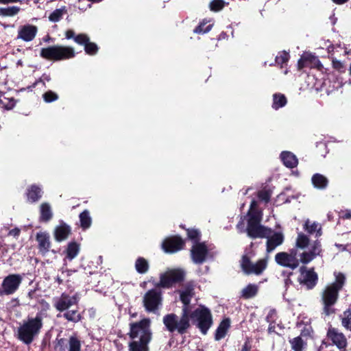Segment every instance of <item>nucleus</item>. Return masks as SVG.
<instances>
[{
    "mask_svg": "<svg viewBox=\"0 0 351 351\" xmlns=\"http://www.w3.org/2000/svg\"><path fill=\"white\" fill-rule=\"evenodd\" d=\"M20 11L18 6H11L8 8H0V16L3 17H10L16 15Z\"/></svg>",
    "mask_w": 351,
    "mask_h": 351,
    "instance_id": "37",
    "label": "nucleus"
},
{
    "mask_svg": "<svg viewBox=\"0 0 351 351\" xmlns=\"http://www.w3.org/2000/svg\"><path fill=\"white\" fill-rule=\"evenodd\" d=\"M277 319V312L276 310L274 308L271 309L267 317H266V321L268 323H276Z\"/></svg>",
    "mask_w": 351,
    "mask_h": 351,
    "instance_id": "55",
    "label": "nucleus"
},
{
    "mask_svg": "<svg viewBox=\"0 0 351 351\" xmlns=\"http://www.w3.org/2000/svg\"><path fill=\"white\" fill-rule=\"evenodd\" d=\"M257 197L261 202L268 203L271 199V193L267 190H261L257 193Z\"/></svg>",
    "mask_w": 351,
    "mask_h": 351,
    "instance_id": "49",
    "label": "nucleus"
},
{
    "mask_svg": "<svg viewBox=\"0 0 351 351\" xmlns=\"http://www.w3.org/2000/svg\"><path fill=\"white\" fill-rule=\"evenodd\" d=\"M191 319H195L197 322L196 326L204 335L207 334L213 323L210 310L202 305L193 311H191V308L187 311V323L181 324L182 315L178 317L173 313L165 315L162 318V322L169 332L172 333L177 332L182 335L186 334L191 328Z\"/></svg>",
    "mask_w": 351,
    "mask_h": 351,
    "instance_id": "1",
    "label": "nucleus"
},
{
    "mask_svg": "<svg viewBox=\"0 0 351 351\" xmlns=\"http://www.w3.org/2000/svg\"><path fill=\"white\" fill-rule=\"evenodd\" d=\"M4 99H6L7 101L5 102L3 99H0V104L5 109L12 110L15 106L16 101L13 98L8 99L5 97Z\"/></svg>",
    "mask_w": 351,
    "mask_h": 351,
    "instance_id": "52",
    "label": "nucleus"
},
{
    "mask_svg": "<svg viewBox=\"0 0 351 351\" xmlns=\"http://www.w3.org/2000/svg\"><path fill=\"white\" fill-rule=\"evenodd\" d=\"M230 328V319L228 317L224 318L219 324L215 332V340L219 341L223 339Z\"/></svg>",
    "mask_w": 351,
    "mask_h": 351,
    "instance_id": "23",
    "label": "nucleus"
},
{
    "mask_svg": "<svg viewBox=\"0 0 351 351\" xmlns=\"http://www.w3.org/2000/svg\"><path fill=\"white\" fill-rule=\"evenodd\" d=\"M313 186L319 190H324L328 186V179L321 173H316L311 178Z\"/></svg>",
    "mask_w": 351,
    "mask_h": 351,
    "instance_id": "25",
    "label": "nucleus"
},
{
    "mask_svg": "<svg viewBox=\"0 0 351 351\" xmlns=\"http://www.w3.org/2000/svg\"><path fill=\"white\" fill-rule=\"evenodd\" d=\"M71 234V227L66 223L62 222L55 228L54 238L57 241L61 242L66 240Z\"/></svg>",
    "mask_w": 351,
    "mask_h": 351,
    "instance_id": "22",
    "label": "nucleus"
},
{
    "mask_svg": "<svg viewBox=\"0 0 351 351\" xmlns=\"http://www.w3.org/2000/svg\"><path fill=\"white\" fill-rule=\"evenodd\" d=\"M340 317L342 326L351 332V308L344 311Z\"/></svg>",
    "mask_w": 351,
    "mask_h": 351,
    "instance_id": "35",
    "label": "nucleus"
},
{
    "mask_svg": "<svg viewBox=\"0 0 351 351\" xmlns=\"http://www.w3.org/2000/svg\"><path fill=\"white\" fill-rule=\"evenodd\" d=\"M57 342L55 345V349L59 351H64L66 346V340L64 338L57 339Z\"/></svg>",
    "mask_w": 351,
    "mask_h": 351,
    "instance_id": "56",
    "label": "nucleus"
},
{
    "mask_svg": "<svg viewBox=\"0 0 351 351\" xmlns=\"http://www.w3.org/2000/svg\"><path fill=\"white\" fill-rule=\"evenodd\" d=\"M157 288L148 290L143 298V306L147 312L156 313L162 305V291Z\"/></svg>",
    "mask_w": 351,
    "mask_h": 351,
    "instance_id": "10",
    "label": "nucleus"
},
{
    "mask_svg": "<svg viewBox=\"0 0 351 351\" xmlns=\"http://www.w3.org/2000/svg\"><path fill=\"white\" fill-rule=\"evenodd\" d=\"M316 256H314L313 253L310 251L304 252L300 254V258L299 259L300 262L303 264H308L311 261H312Z\"/></svg>",
    "mask_w": 351,
    "mask_h": 351,
    "instance_id": "48",
    "label": "nucleus"
},
{
    "mask_svg": "<svg viewBox=\"0 0 351 351\" xmlns=\"http://www.w3.org/2000/svg\"><path fill=\"white\" fill-rule=\"evenodd\" d=\"M306 58L309 68H315L319 71H322L323 69V65L319 60L318 57L311 54H308L306 55Z\"/></svg>",
    "mask_w": 351,
    "mask_h": 351,
    "instance_id": "38",
    "label": "nucleus"
},
{
    "mask_svg": "<svg viewBox=\"0 0 351 351\" xmlns=\"http://www.w3.org/2000/svg\"><path fill=\"white\" fill-rule=\"evenodd\" d=\"M326 338L331 341L332 346H335L340 351H346L347 338L338 328L330 326L327 330Z\"/></svg>",
    "mask_w": 351,
    "mask_h": 351,
    "instance_id": "12",
    "label": "nucleus"
},
{
    "mask_svg": "<svg viewBox=\"0 0 351 351\" xmlns=\"http://www.w3.org/2000/svg\"><path fill=\"white\" fill-rule=\"evenodd\" d=\"M184 245V241L178 235L165 238L161 245L164 252L169 254L175 253L182 250Z\"/></svg>",
    "mask_w": 351,
    "mask_h": 351,
    "instance_id": "14",
    "label": "nucleus"
},
{
    "mask_svg": "<svg viewBox=\"0 0 351 351\" xmlns=\"http://www.w3.org/2000/svg\"><path fill=\"white\" fill-rule=\"evenodd\" d=\"M21 230L19 228H14L10 230L8 232L9 236H12L15 238H18L20 235Z\"/></svg>",
    "mask_w": 351,
    "mask_h": 351,
    "instance_id": "62",
    "label": "nucleus"
},
{
    "mask_svg": "<svg viewBox=\"0 0 351 351\" xmlns=\"http://www.w3.org/2000/svg\"><path fill=\"white\" fill-rule=\"evenodd\" d=\"M195 284L193 281L187 282L184 286V289L180 292V300L183 304L181 313V324L188 322L187 311L189 308H192L191 306V301L195 295Z\"/></svg>",
    "mask_w": 351,
    "mask_h": 351,
    "instance_id": "8",
    "label": "nucleus"
},
{
    "mask_svg": "<svg viewBox=\"0 0 351 351\" xmlns=\"http://www.w3.org/2000/svg\"><path fill=\"white\" fill-rule=\"evenodd\" d=\"M251 348L252 346L250 343L249 339H247L243 345L241 351H250L251 350Z\"/></svg>",
    "mask_w": 351,
    "mask_h": 351,
    "instance_id": "64",
    "label": "nucleus"
},
{
    "mask_svg": "<svg viewBox=\"0 0 351 351\" xmlns=\"http://www.w3.org/2000/svg\"><path fill=\"white\" fill-rule=\"evenodd\" d=\"M223 0H212L209 3V8L211 11L217 12L223 10V8L228 5Z\"/></svg>",
    "mask_w": 351,
    "mask_h": 351,
    "instance_id": "42",
    "label": "nucleus"
},
{
    "mask_svg": "<svg viewBox=\"0 0 351 351\" xmlns=\"http://www.w3.org/2000/svg\"><path fill=\"white\" fill-rule=\"evenodd\" d=\"M53 213L49 204L44 202L40 206V221L47 222L51 219Z\"/></svg>",
    "mask_w": 351,
    "mask_h": 351,
    "instance_id": "27",
    "label": "nucleus"
},
{
    "mask_svg": "<svg viewBox=\"0 0 351 351\" xmlns=\"http://www.w3.org/2000/svg\"><path fill=\"white\" fill-rule=\"evenodd\" d=\"M332 67L339 73H344L346 71V68L343 64L337 60H332Z\"/></svg>",
    "mask_w": 351,
    "mask_h": 351,
    "instance_id": "57",
    "label": "nucleus"
},
{
    "mask_svg": "<svg viewBox=\"0 0 351 351\" xmlns=\"http://www.w3.org/2000/svg\"><path fill=\"white\" fill-rule=\"evenodd\" d=\"M63 10L62 9H56L52 12L49 16V19L51 22H58L62 17Z\"/></svg>",
    "mask_w": 351,
    "mask_h": 351,
    "instance_id": "50",
    "label": "nucleus"
},
{
    "mask_svg": "<svg viewBox=\"0 0 351 351\" xmlns=\"http://www.w3.org/2000/svg\"><path fill=\"white\" fill-rule=\"evenodd\" d=\"M292 275H293L292 271L287 272V271H283L282 272V276L286 277V278L285 280V283L286 286H289V285L292 284V280H291V276H292Z\"/></svg>",
    "mask_w": 351,
    "mask_h": 351,
    "instance_id": "60",
    "label": "nucleus"
},
{
    "mask_svg": "<svg viewBox=\"0 0 351 351\" xmlns=\"http://www.w3.org/2000/svg\"><path fill=\"white\" fill-rule=\"evenodd\" d=\"M308 237L303 233H299L296 239V247L300 249L306 248L309 244Z\"/></svg>",
    "mask_w": 351,
    "mask_h": 351,
    "instance_id": "43",
    "label": "nucleus"
},
{
    "mask_svg": "<svg viewBox=\"0 0 351 351\" xmlns=\"http://www.w3.org/2000/svg\"><path fill=\"white\" fill-rule=\"evenodd\" d=\"M185 271L182 269H171L167 270L160 276V281L157 283L156 287L169 289L178 283L184 280Z\"/></svg>",
    "mask_w": 351,
    "mask_h": 351,
    "instance_id": "7",
    "label": "nucleus"
},
{
    "mask_svg": "<svg viewBox=\"0 0 351 351\" xmlns=\"http://www.w3.org/2000/svg\"><path fill=\"white\" fill-rule=\"evenodd\" d=\"M308 67V62H307V58L306 56H302L298 61V69L302 70L304 68Z\"/></svg>",
    "mask_w": 351,
    "mask_h": 351,
    "instance_id": "58",
    "label": "nucleus"
},
{
    "mask_svg": "<svg viewBox=\"0 0 351 351\" xmlns=\"http://www.w3.org/2000/svg\"><path fill=\"white\" fill-rule=\"evenodd\" d=\"M90 38L86 34H79L74 38V41L80 45H85Z\"/></svg>",
    "mask_w": 351,
    "mask_h": 351,
    "instance_id": "53",
    "label": "nucleus"
},
{
    "mask_svg": "<svg viewBox=\"0 0 351 351\" xmlns=\"http://www.w3.org/2000/svg\"><path fill=\"white\" fill-rule=\"evenodd\" d=\"M335 280L334 282L324 287L320 293V302L322 305V314L330 316L336 313L334 308L339 298V293L343 289L346 278L341 272L334 273Z\"/></svg>",
    "mask_w": 351,
    "mask_h": 351,
    "instance_id": "2",
    "label": "nucleus"
},
{
    "mask_svg": "<svg viewBox=\"0 0 351 351\" xmlns=\"http://www.w3.org/2000/svg\"><path fill=\"white\" fill-rule=\"evenodd\" d=\"M22 282V278L19 274H10L3 280L0 295H9L14 294L19 289Z\"/></svg>",
    "mask_w": 351,
    "mask_h": 351,
    "instance_id": "11",
    "label": "nucleus"
},
{
    "mask_svg": "<svg viewBox=\"0 0 351 351\" xmlns=\"http://www.w3.org/2000/svg\"><path fill=\"white\" fill-rule=\"evenodd\" d=\"M40 56L45 60L58 62L74 58L75 52L71 47L53 45L42 48Z\"/></svg>",
    "mask_w": 351,
    "mask_h": 351,
    "instance_id": "5",
    "label": "nucleus"
},
{
    "mask_svg": "<svg viewBox=\"0 0 351 351\" xmlns=\"http://www.w3.org/2000/svg\"><path fill=\"white\" fill-rule=\"evenodd\" d=\"M258 292V285L255 284H249L242 289L240 297L245 300H248L255 297Z\"/></svg>",
    "mask_w": 351,
    "mask_h": 351,
    "instance_id": "26",
    "label": "nucleus"
},
{
    "mask_svg": "<svg viewBox=\"0 0 351 351\" xmlns=\"http://www.w3.org/2000/svg\"><path fill=\"white\" fill-rule=\"evenodd\" d=\"M300 272L302 276L298 278L300 284L305 285L307 289H313L318 281V275L315 271L314 267L308 269L306 267L302 266L300 268Z\"/></svg>",
    "mask_w": 351,
    "mask_h": 351,
    "instance_id": "13",
    "label": "nucleus"
},
{
    "mask_svg": "<svg viewBox=\"0 0 351 351\" xmlns=\"http://www.w3.org/2000/svg\"><path fill=\"white\" fill-rule=\"evenodd\" d=\"M267 239L266 242V251L267 253H270L275 248L279 245H280L285 239L284 234L280 232H274L271 234H269L267 237H265Z\"/></svg>",
    "mask_w": 351,
    "mask_h": 351,
    "instance_id": "19",
    "label": "nucleus"
},
{
    "mask_svg": "<svg viewBox=\"0 0 351 351\" xmlns=\"http://www.w3.org/2000/svg\"><path fill=\"white\" fill-rule=\"evenodd\" d=\"M317 226L318 224L317 223L313 222V223L310 224L309 220H307L304 225V229L309 234H313L316 232V235L318 237L322 234V229L319 228L317 230Z\"/></svg>",
    "mask_w": 351,
    "mask_h": 351,
    "instance_id": "40",
    "label": "nucleus"
},
{
    "mask_svg": "<svg viewBox=\"0 0 351 351\" xmlns=\"http://www.w3.org/2000/svg\"><path fill=\"white\" fill-rule=\"evenodd\" d=\"M43 191L37 184L29 185L25 193L27 202L34 204L38 202L43 197Z\"/></svg>",
    "mask_w": 351,
    "mask_h": 351,
    "instance_id": "18",
    "label": "nucleus"
},
{
    "mask_svg": "<svg viewBox=\"0 0 351 351\" xmlns=\"http://www.w3.org/2000/svg\"><path fill=\"white\" fill-rule=\"evenodd\" d=\"M275 261L280 266L288 267L291 269H296L299 265L295 263L288 255L287 252H281L275 255Z\"/></svg>",
    "mask_w": 351,
    "mask_h": 351,
    "instance_id": "21",
    "label": "nucleus"
},
{
    "mask_svg": "<svg viewBox=\"0 0 351 351\" xmlns=\"http://www.w3.org/2000/svg\"><path fill=\"white\" fill-rule=\"evenodd\" d=\"M63 317L64 319H66L69 322H72L73 323H77L80 322L83 317L82 315L78 313L77 310H71V311H66L64 314Z\"/></svg>",
    "mask_w": 351,
    "mask_h": 351,
    "instance_id": "36",
    "label": "nucleus"
},
{
    "mask_svg": "<svg viewBox=\"0 0 351 351\" xmlns=\"http://www.w3.org/2000/svg\"><path fill=\"white\" fill-rule=\"evenodd\" d=\"M79 219L80 222V227L83 230L88 229L91 226L92 218L90 217L89 210H83L79 215Z\"/></svg>",
    "mask_w": 351,
    "mask_h": 351,
    "instance_id": "30",
    "label": "nucleus"
},
{
    "mask_svg": "<svg viewBox=\"0 0 351 351\" xmlns=\"http://www.w3.org/2000/svg\"><path fill=\"white\" fill-rule=\"evenodd\" d=\"M280 158L284 165L290 169L295 167L298 164L297 157L291 152H282L280 154Z\"/></svg>",
    "mask_w": 351,
    "mask_h": 351,
    "instance_id": "24",
    "label": "nucleus"
},
{
    "mask_svg": "<svg viewBox=\"0 0 351 351\" xmlns=\"http://www.w3.org/2000/svg\"><path fill=\"white\" fill-rule=\"evenodd\" d=\"M84 51L89 56H95L97 53L99 47L96 43L90 42V40H88V43L84 45Z\"/></svg>",
    "mask_w": 351,
    "mask_h": 351,
    "instance_id": "44",
    "label": "nucleus"
},
{
    "mask_svg": "<svg viewBox=\"0 0 351 351\" xmlns=\"http://www.w3.org/2000/svg\"><path fill=\"white\" fill-rule=\"evenodd\" d=\"M43 100L46 103H51L58 99L59 96L52 90H48L43 95Z\"/></svg>",
    "mask_w": 351,
    "mask_h": 351,
    "instance_id": "47",
    "label": "nucleus"
},
{
    "mask_svg": "<svg viewBox=\"0 0 351 351\" xmlns=\"http://www.w3.org/2000/svg\"><path fill=\"white\" fill-rule=\"evenodd\" d=\"M36 240L38 243V249L39 252L45 256L50 250L51 241L50 237L48 233L40 232L36 234Z\"/></svg>",
    "mask_w": 351,
    "mask_h": 351,
    "instance_id": "17",
    "label": "nucleus"
},
{
    "mask_svg": "<svg viewBox=\"0 0 351 351\" xmlns=\"http://www.w3.org/2000/svg\"><path fill=\"white\" fill-rule=\"evenodd\" d=\"M314 254L315 256H320L322 252L321 243L318 241H315L311 245V250H309Z\"/></svg>",
    "mask_w": 351,
    "mask_h": 351,
    "instance_id": "54",
    "label": "nucleus"
},
{
    "mask_svg": "<svg viewBox=\"0 0 351 351\" xmlns=\"http://www.w3.org/2000/svg\"><path fill=\"white\" fill-rule=\"evenodd\" d=\"M75 32L73 29H68L65 32V37L66 39H71L75 37Z\"/></svg>",
    "mask_w": 351,
    "mask_h": 351,
    "instance_id": "63",
    "label": "nucleus"
},
{
    "mask_svg": "<svg viewBox=\"0 0 351 351\" xmlns=\"http://www.w3.org/2000/svg\"><path fill=\"white\" fill-rule=\"evenodd\" d=\"M69 351H80L81 342L75 336H71L69 340Z\"/></svg>",
    "mask_w": 351,
    "mask_h": 351,
    "instance_id": "45",
    "label": "nucleus"
},
{
    "mask_svg": "<svg viewBox=\"0 0 351 351\" xmlns=\"http://www.w3.org/2000/svg\"><path fill=\"white\" fill-rule=\"evenodd\" d=\"M327 145L325 143L319 142L316 145V154L322 157H325L327 154Z\"/></svg>",
    "mask_w": 351,
    "mask_h": 351,
    "instance_id": "51",
    "label": "nucleus"
},
{
    "mask_svg": "<svg viewBox=\"0 0 351 351\" xmlns=\"http://www.w3.org/2000/svg\"><path fill=\"white\" fill-rule=\"evenodd\" d=\"M258 203L255 199L251 202L250 209L247 213V217H250L252 215H256L258 216L263 217V213L261 210L258 209Z\"/></svg>",
    "mask_w": 351,
    "mask_h": 351,
    "instance_id": "46",
    "label": "nucleus"
},
{
    "mask_svg": "<svg viewBox=\"0 0 351 351\" xmlns=\"http://www.w3.org/2000/svg\"><path fill=\"white\" fill-rule=\"evenodd\" d=\"M150 342L143 341H130L128 343L129 351H149V344Z\"/></svg>",
    "mask_w": 351,
    "mask_h": 351,
    "instance_id": "29",
    "label": "nucleus"
},
{
    "mask_svg": "<svg viewBox=\"0 0 351 351\" xmlns=\"http://www.w3.org/2000/svg\"><path fill=\"white\" fill-rule=\"evenodd\" d=\"M43 327V320L40 313H37L34 317L28 316L18 327L16 337L25 345H29L40 333Z\"/></svg>",
    "mask_w": 351,
    "mask_h": 351,
    "instance_id": "3",
    "label": "nucleus"
},
{
    "mask_svg": "<svg viewBox=\"0 0 351 351\" xmlns=\"http://www.w3.org/2000/svg\"><path fill=\"white\" fill-rule=\"evenodd\" d=\"M287 103V97L284 94L278 93L273 95V104L272 108L275 110H278L280 108L285 106Z\"/></svg>",
    "mask_w": 351,
    "mask_h": 351,
    "instance_id": "31",
    "label": "nucleus"
},
{
    "mask_svg": "<svg viewBox=\"0 0 351 351\" xmlns=\"http://www.w3.org/2000/svg\"><path fill=\"white\" fill-rule=\"evenodd\" d=\"M312 331L311 327H304L301 330L300 335L299 337H301L302 338L310 337Z\"/></svg>",
    "mask_w": 351,
    "mask_h": 351,
    "instance_id": "61",
    "label": "nucleus"
},
{
    "mask_svg": "<svg viewBox=\"0 0 351 351\" xmlns=\"http://www.w3.org/2000/svg\"><path fill=\"white\" fill-rule=\"evenodd\" d=\"M187 237L189 239L193 241L195 244L200 243L201 232L198 229L195 228H188L186 229Z\"/></svg>",
    "mask_w": 351,
    "mask_h": 351,
    "instance_id": "41",
    "label": "nucleus"
},
{
    "mask_svg": "<svg viewBox=\"0 0 351 351\" xmlns=\"http://www.w3.org/2000/svg\"><path fill=\"white\" fill-rule=\"evenodd\" d=\"M149 268L148 261L143 257H138L135 262V269L139 274H145Z\"/></svg>",
    "mask_w": 351,
    "mask_h": 351,
    "instance_id": "34",
    "label": "nucleus"
},
{
    "mask_svg": "<svg viewBox=\"0 0 351 351\" xmlns=\"http://www.w3.org/2000/svg\"><path fill=\"white\" fill-rule=\"evenodd\" d=\"M66 257L71 261L75 258L80 252V244L76 241H71L67 244V247L64 251Z\"/></svg>",
    "mask_w": 351,
    "mask_h": 351,
    "instance_id": "28",
    "label": "nucleus"
},
{
    "mask_svg": "<svg viewBox=\"0 0 351 351\" xmlns=\"http://www.w3.org/2000/svg\"><path fill=\"white\" fill-rule=\"evenodd\" d=\"M289 58L290 56L288 52L285 51H280L275 58V62L270 64L269 66H272L277 64L279 65L280 68H283L287 65Z\"/></svg>",
    "mask_w": 351,
    "mask_h": 351,
    "instance_id": "32",
    "label": "nucleus"
},
{
    "mask_svg": "<svg viewBox=\"0 0 351 351\" xmlns=\"http://www.w3.org/2000/svg\"><path fill=\"white\" fill-rule=\"evenodd\" d=\"M208 21L204 19L201 21L199 25L194 29L193 32L195 34H206L210 32L213 27V25L210 24L206 25Z\"/></svg>",
    "mask_w": 351,
    "mask_h": 351,
    "instance_id": "39",
    "label": "nucleus"
},
{
    "mask_svg": "<svg viewBox=\"0 0 351 351\" xmlns=\"http://www.w3.org/2000/svg\"><path fill=\"white\" fill-rule=\"evenodd\" d=\"M289 341L293 351H304V349L306 346V343L301 337H294L289 339Z\"/></svg>",
    "mask_w": 351,
    "mask_h": 351,
    "instance_id": "33",
    "label": "nucleus"
},
{
    "mask_svg": "<svg viewBox=\"0 0 351 351\" xmlns=\"http://www.w3.org/2000/svg\"><path fill=\"white\" fill-rule=\"evenodd\" d=\"M78 297L77 294L70 296L63 293L60 297L54 303V307L60 312L68 310L71 306L78 303Z\"/></svg>",
    "mask_w": 351,
    "mask_h": 351,
    "instance_id": "16",
    "label": "nucleus"
},
{
    "mask_svg": "<svg viewBox=\"0 0 351 351\" xmlns=\"http://www.w3.org/2000/svg\"><path fill=\"white\" fill-rule=\"evenodd\" d=\"M262 219L263 217L256 215H252L250 217H247V226L245 229L247 237L253 239L257 238L264 239L273 232L270 228L261 224Z\"/></svg>",
    "mask_w": 351,
    "mask_h": 351,
    "instance_id": "6",
    "label": "nucleus"
},
{
    "mask_svg": "<svg viewBox=\"0 0 351 351\" xmlns=\"http://www.w3.org/2000/svg\"><path fill=\"white\" fill-rule=\"evenodd\" d=\"M240 266L244 274L247 275L254 274L258 276L267 268V258L259 259L253 264L250 258L247 254H243L240 261Z\"/></svg>",
    "mask_w": 351,
    "mask_h": 351,
    "instance_id": "9",
    "label": "nucleus"
},
{
    "mask_svg": "<svg viewBox=\"0 0 351 351\" xmlns=\"http://www.w3.org/2000/svg\"><path fill=\"white\" fill-rule=\"evenodd\" d=\"M208 249L205 243H197L193 245L191 250V256L193 262L201 265L206 259Z\"/></svg>",
    "mask_w": 351,
    "mask_h": 351,
    "instance_id": "15",
    "label": "nucleus"
},
{
    "mask_svg": "<svg viewBox=\"0 0 351 351\" xmlns=\"http://www.w3.org/2000/svg\"><path fill=\"white\" fill-rule=\"evenodd\" d=\"M288 255L292 258V260L297 263L298 265H300V261L297 258L298 256V250L297 248H292L289 250Z\"/></svg>",
    "mask_w": 351,
    "mask_h": 351,
    "instance_id": "59",
    "label": "nucleus"
},
{
    "mask_svg": "<svg viewBox=\"0 0 351 351\" xmlns=\"http://www.w3.org/2000/svg\"><path fill=\"white\" fill-rule=\"evenodd\" d=\"M151 319L144 317L138 322L129 324L130 330L128 335L131 341H143L151 342L152 331L151 329Z\"/></svg>",
    "mask_w": 351,
    "mask_h": 351,
    "instance_id": "4",
    "label": "nucleus"
},
{
    "mask_svg": "<svg viewBox=\"0 0 351 351\" xmlns=\"http://www.w3.org/2000/svg\"><path fill=\"white\" fill-rule=\"evenodd\" d=\"M37 27L32 25H25L20 27L18 32V39H21L25 42H29L34 39L37 34Z\"/></svg>",
    "mask_w": 351,
    "mask_h": 351,
    "instance_id": "20",
    "label": "nucleus"
}]
</instances>
